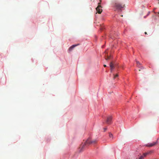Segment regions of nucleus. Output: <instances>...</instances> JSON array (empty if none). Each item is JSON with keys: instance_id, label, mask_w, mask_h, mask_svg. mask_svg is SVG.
Instances as JSON below:
<instances>
[{"instance_id": "f257e3e1", "label": "nucleus", "mask_w": 159, "mask_h": 159, "mask_svg": "<svg viewBox=\"0 0 159 159\" xmlns=\"http://www.w3.org/2000/svg\"><path fill=\"white\" fill-rule=\"evenodd\" d=\"M97 143L96 140H93L91 141L90 139H88L84 143L81 145V147L80 148V150H79L80 152L82 151V150L84 147V146L87 144H94Z\"/></svg>"}, {"instance_id": "f03ea898", "label": "nucleus", "mask_w": 159, "mask_h": 159, "mask_svg": "<svg viewBox=\"0 0 159 159\" xmlns=\"http://www.w3.org/2000/svg\"><path fill=\"white\" fill-rule=\"evenodd\" d=\"M125 6L124 5H123L118 3H116L114 5V7H115L117 10L119 11H121V9L123 8Z\"/></svg>"}, {"instance_id": "7ed1b4c3", "label": "nucleus", "mask_w": 159, "mask_h": 159, "mask_svg": "<svg viewBox=\"0 0 159 159\" xmlns=\"http://www.w3.org/2000/svg\"><path fill=\"white\" fill-rule=\"evenodd\" d=\"M101 3L99 2L98 3V7L96 8V10L98 12V13L99 14H101L102 11V7L100 5Z\"/></svg>"}, {"instance_id": "20e7f679", "label": "nucleus", "mask_w": 159, "mask_h": 159, "mask_svg": "<svg viewBox=\"0 0 159 159\" xmlns=\"http://www.w3.org/2000/svg\"><path fill=\"white\" fill-rule=\"evenodd\" d=\"M112 117L109 116L107 117L106 120V123L107 124L110 125L112 123Z\"/></svg>"}, {"instance_id": "39448f33", "label": "nucleus", "mask_w": 159, "mask_h": 159, "mask_svg": "<svg viewBox=\"0 0 159 159\" xmlns=\"http://www.w3.org/2000/svg\"><path fill=\"white\" fill-rule=\"evenodd\" d=\"M157 143V141L156 142H153L152 143L147 144L146 145V146L149 147H152L156 145Z\"/></svg>"}, {"instance_id": "423d86ee", "label": "nucleus", "mask_w": 159, "mask_h": 159, "mask_svg": "<svg viewBox=\"0 0 159 159\" xmlns=\"http://www.w3.org/2000/svg\"><path fill=\"white\" fill-rule=\"evenodd\" d=\"M79 44L73 45L71 46L69 49V51L70 52L71 51L72 49L76 46H78Z\"/></svg>"}, {"instance_id": "0eeeda50", "label": "nucleus", "mask_w": 159, "mask_h": 159, "mask_svg": "<svg viewBox=\"0 0 159 159\" xmlns=\"http://www.w3.org/2000/svg\"><path fill=\"white\" fill-rule=\"evenodd\" d=\"M110 67H111V72L112 71V69L114 68V65H113V63H112V62H111L110 63Z\"/></svg>"}, {"instance_id": "6e6552de", "label": "nucleus", "mask_w": 159, "mask_h": 159, "mask_svg": "<svg viewBox=\"0 0 159 159\" xmlns=\"http://www.w3.org/2000/svg\"><path fill=\"white\" fill-rule=\"evenodd\" d=\"M152 152V151H150V152H147V153H144L143 154V156L145 157L148 154H150Z\"/></svg>"}, {"instance_id": "1a4fd4ad", "label": "nucleus", "mask_w": 159, "mask_h": 159, "mask_svg": "<svg viewBox=\"0 0 159 159\" xmlns=\"http://www.w3.org/2000/svg\"><path fill=\"white\" fill-rule=\"evenodd\" d=\"M105 59L107 60L108 59H109L110 58V56H108L107 55H105Z\"/></svg>"}, {"instance_id": "9d476101", "label": "nucleus", "mask_w": 159, "mask_h": 159, "mask_svg": "<svg viewBox=\"0 0 159 159\" xmlns=\"http://www.w3.org/2000/svg\"><path fill=\"white\" fill-rule=\"evenodd\" d=\"M109 136L110 138H111L112 139L113 138V135L111 133H109Z\"/></svg>"}, {"instance_id": "9b49d317", "label": "nucleus", "mask_w": 159, "mask_h": 159, "mask_svg": "<svg viewBox=\"0 0 159 159\" xmlns=\"http://www.w3.org/2000/svg\"><path fill=\"white\" fill-rule=\"evenodd\" d=\"M118 74H116V75H114V79H116V77H118Z\"/></svg>"}, {"instance_id": "f8f14e48", "label": "nucleus", "mask_w": 159, "mask_h": 159, "mask_svg": "<svg viewBox=\"0 0 159 159\" xmlns=\"http://www.w3.org/2000/svg\"><path fill=\"white\" fill-rule=\"evenodd\" d=\"M144 156H142L140 157L139 159H143V158Z\"/></svg>"}, {"instance_id": "ddd939ff", "label": "nucleus", "mask_w": 159, "mask_h": 159, "mask_svg": "<svg viewBox=\"0 0 159 159\" xmlns=\"http://www.w3.org/2000/svg\"><path fill=\"white\" fill-rule=\"evenodd\" d=\"M136 63L137 64V65H138V64H140L139 62L138 61H136Z\"/></svg>"}, {"instance_id": "4468645a", "label": "nucleus", "mask_w": 159, "mask_h": 159, "mask_svg": "<svg viewBox=\"0 0 159 159\" xmlns=\"http://www.w3.org/2000/svg\"><path fill=\"white\" fill-rule=\"evenodd\" d=\"M104 131H105L106 130H107V128H104Z\"/></svg>"}, {"instance_id": "2eb2a0df", "label": "nucleus", "mask_w": 159, "mask_h": 159, "mask_svg": "<svg viewBox=\"0 0 159 159\" xmlns=\"http://www.w3.org/2000/svg\"><path fill=\"white\" fill-rule=\"evenodd\" d=\"M104 67H106V65H104Z\"/></svg>"}, {"instance_id": "dca6fc26", "label": "nucleus", "mask_w": 159, "mask_h": 159, "mask_svg": "<svg viewBox=\"0 0 159 159\" xmlns=\"http://www.w3.org/2000/svg\"><path fill=\"white\" fill-rule=\"evenodd\" d=\"M145 34H147V32H145Z\"/></svg>"}, {"instance_id": "f3484780", "label": "nucleus", "mask_w": 159, "mask_h": 159, "mask_svg": "<svg viewBox=\"0 0 159 159\" xmlns=\"http://www.w3.org/2000/svg\"><path fill=\"white\" fill-rule=\"evenodd\" d=\"M105 53H106V54H107V53L106 52V51H105Z\"/></svg>"}, {"instance_id": "a211bd4d", "label": "nucleus", "mask_w": 159, "mask_h": 159, "mask_svg": "<svg viewBox=\"0 0 159 159\" xmlns=\"http://www.w3.org/2000/svg\"><path fill=\"white\" fill-rule=\"evenodd\" d=\"M158 14H159V12L158 13Z\"/></svg>"}]
</instances>
